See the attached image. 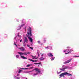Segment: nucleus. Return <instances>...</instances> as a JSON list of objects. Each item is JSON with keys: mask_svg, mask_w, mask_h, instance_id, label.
Listing matches in <instances>:
<instances>
[{"mask_svg": "<svg viewBox=\"0 0 79 79\" xmlns=\"http://www.w3.org/2000/svg\"><path fill=\"white\" fill-rule=\"evenodd\" d=\"M28 60H29L30 61H32V62H36V61H37V60H34L32 59H28Z\"/></svg>", "mask_w": 79, "mask_h": 79, "instance_id": "nucleus-9", "label": "nucleus"}, {"mask_svg": "<svg viewBox=\"0 0 79 79\" xmlns=\"http://www.w3.org/2000/svg\"><path fill=\"white\" fill-rule=\"evenodd\" d=\"M34 70L36 71H37V72H38V73H40V70L39 69L37 68L35 69Z\"/></svg>", "mask_w": 79, "mask_h": 79, "instance_id": "nucleus-5", "label": "nucleus"}, {"mask_svg": "<svg viewBox=\"0 0 79 79\" xmlns=\"http://www.w3.org/2000/svg\"><path fill=\"white\" fill-rule=\"evenodd\" d=\"M38 56H39V54H38Z\"/></svg>", "mask_w": 79, "mask_h": 79, "instance_id": "nucleus-50", "label": "nucleus"}, {"mask_svg": "<svg viewBox=\"0 0 79 79\" xmlns=\"http://www.w3.org/2000/svg\"><path fill=\"white\" fill-rule=\"evenodd\" d=\"M24 25H25V24H22L21 26V27H23V26H24Z\"/></svg>", "mask_w": 79, "mask_h": 79, "instance_id": "nucleus-26", "label": "nucleus"}, {"mask_svg": "<svg viewBox=\"0 0 79 79\" xmlns=\"http://www.w3.org/2000/svg\"><path fill=\"white\" fill-rule=\"evenodd\" d=\"M61 71H64L65 70L63 69H60Z\"/></svg>", "mask_w": 79, "mask_h": 79, "instance_id": "nucleus-39", "label": "nucleus"}, {"mask_svg": "<svg viewBox=\"0 0 79 79\" xmlns=\"http://www.w3.org/2000/svg\"><path fill=\"white\" fill-rule=\"evenodd\" d=\"M34 68V67H30L29 69H32Z\"/></svg>", "mask_w": 79, "mask_h": 79, "instance_id": "nucleus-24", "label": "nucleus"}, {"mask_svg": "<svg viewBox=\"0 0 79 79\" xmlns=\"http://www.w3.org/2000/svg\"><path fill=\"white\" fill-rule=\"evenodd\" d=\"M75 56L76 57H79V56Z\"/></svg>", "mask_w": 79, "mask_h": 79, "instance_id": "nucleus-34", "label": "nucleus"}, {"mask_svg": "<svg viewBox=\"0 0 79 79\" xmlns=\"http://www.w3.org/2000/svg\"><path fill=\"white\" fill-rule=\"evenodd\" d=\"M65 53V54H66V55H67V54H68V53H68H68Z\"/></svg>", "mask_w": 79, "mask_h": 79, "instance_id": "nucleus-42", "label": "nucleus"}, {"mask_svg": "<svg viewBox=\"0 0 79 79\" xmlns=\"http://www.w3.org/2000/svg\"><path fill=\"white\" fill-rule=\"evenodd\" d=\"M14 77L15 79H17L18 77L16 76H14Z\"/></svg>", "mask_w": 79, "mask_h": 79, "instance_id": "nucleus-23", "label": "nucleus"}, {"mask_svg": "<svg viewBox=\"0 0 79 79\" xmlns=\"http://www.w3.org/2000/svg\"><path fill=\"white\" fill-rule=\"evenodd\" d=\"M15 40H16V37H15L14 38Z\"/></svg>", "mask_w": 79, "mask_h": 79, "instance_id": "nucleus-37", "label": "nucleus"}, {"mask_svg": "<svg viewBox=\"0 0 79 79\" xmlns=\"http://www.w3.org/2000/svg\"><path fill=\"white\" fill-rule=\"evenodd\" d=\"M35 64H41V62H40L38 63H34Z\"/></svg>", "mask_w": 79, "mask_h": 79, "instance_id": "nucleus-14", "label": "nucleus"}, {"mask_svg": "<svg viewBox=\"0 0 79 79\" xmlns=\"http://www.w3.org/2000/svg\"><path fill=\"white\" fill-rule=\"evenodd\" d=\"M27 47H30V46L28 44L27 45Z\"/></svg>", "mask_w": 79, "mask_h": 79, "instance_id": "nucleus-32", "label": "nucleus"}, {"mask_svg": "<svg viewBox=\"0 0 79 79\" xmlns=\"http://www.w3.org/2000/svg\"><path fill=\"white\" fill-rule=\"evenodd\" d=\"M41 55H43L44 54H42V53H41Z\"/></svg>", "mask_w": 79, "mask_h": 79, "instance_id": "nucleus-43", "label": "nucleus"}, {"mask_svg": "<svg viewBox=\"0 0 79 79\" xmlns=\"http://www.w3.org/2000/svg\"><path fill=\"white\" fill-rule=\"evenodd\" d=\"M67 73H66V72H65L61 73L60 75V77H62V76H63V77H64V76L66 75V74Z\"/></svg>", "mask_w": 79, "mask_h": 79, "instance_id": "nucleus-3", "label": "nucleus"}, {"mask_svg": "<svg viewBox=\"0 0 79 79\" xmlns=\"http://www.w3.org/2000/svg\"><path fill=\"white\" fill-rule=\"evenodd\" d=\"M70 48V47H69V46L67 47V48Z\"/></svg>", "mask_w": 79, "mask_h": 79, "instance_id": "nucleus-36", "label": "nucleus"}, {"mask_svg": "<svg viewBox=\"0 0 79 79\" xmlns=\"http://www.w3.org/2000/svg\"><path fill=\"white\" fill-rule=\"evenodd\" d=\"M20 29H21V27H20V28L19 29H17V30H20Z\"/></svg>", "mask_w": 79, "mask_h": 79, "instance_id": "nucleus-35", "label": "nucleus"}, {"mask_svg": "<svg viewBox=\"0 0 79 79\" xmlns=\"http://www.w3.org/2000/svg\"><path fill=\"white\" fill-rule=\"evenodd\" d=\"M38 42L39 44H40V41H38Z\"/></svg>", "mask_w": 79, "mask_h": 79, "instance_id": "nucleus-28", "label": "nucleus"}, {"mask_svg": "<svg viewBox=\"0 0 79 79\" xmlns=\"http://www.w3.org/2000/svg\"><path fill=\"white\" fill-rule=\"evenodd\" d=\"M19 50H21V51L22 52H24L25 50V48L23 47H21V48H19Z\"/></svg>", "mask_w": 79, "mask_h": 79, "instance_id": "nucleus-4", "label": "nucleus"}, {"mask_svg": "<svg viewBox=\"0 0 79 79\" xmlns=\"http://www.w3.org/2000/svg\"><path fill=\"white\" fill-rule=\"evenodd\" d=\"M14 45H16V43H15V42L14 43Z\"/></svg>", "mask_w": 79, "mask_h": 79, "instance_id": "nucleus-38", "label": "nucleus"}, {"mask_svg": "<svg viewBox=\"0 0 79 79\" xmlns=\"http://www.w3.org/2000/svg\"><path fill=\"white\" fill-rule=\"evenodd\" d=\"M27 54H30V52H27Z\"/></svg>", "mask_w": 79, "mask_h": 79, "instance_id": "nucleus-33", "label": "nucleus"}, {"mask_svg": "<svg viewBox=\"0 0 79 79\" xmlns=\"http://www.w3.org/2000/svg\"><path fill=\"white\" fill-rule=\"evenodd\" d=\"M54 59H55V57H52V59H51V60H54Z\"/></svg>", "mask_w": 79, "mask_h": 79, "instance_id": "nucleus-27", "label": "nucleus"}, {"mask_svg": "<svg viewBox=\"0 0 79 79\" xmlns=\"http://www.w3.org/2000/svg\"><path fill=\"white\" fill-rule=\"evenodd\" d=\"M16 57L17 58H19V55H17L16 56Z\"/></svg>", "mask_w": 79, "mask_h": 79, "instance_id": "nucleus-20", "label": "nucleus"}, {"mask_svg": "<svg viewBox=\"0 0 79 79\" xmlns=\"http://www.w3.org/2000/svg\"><path fill=\"white\" fill-rule=\"evenodd\" d=\"M68 68V66H65V68H63V69H67Z\"/></svg>", "mask_w": 79, "mask_h": 79, "instance_id": "nucleus-15", "label": "nucleus"}, {"mask_svg": "<svg viewBox=\"0 0 79 79\" xmlns=\"http://www.w3.org/2000/svg\"><path fill=\"white\" fill-rule=\"evenodd\" d=\"M71 60H72V59H69V60H68L67 61L64 62V64H66L67 63H70V62H71Z\"/></svg>", "mask_w": 79, "mask_h": 79, "instance_id": "nucleus-2", "label": "nucleus"}, {"mask_svg": "<svg viewBox=\"0 0 79 79\" xmlns=\"http://www.w3.org/2000/svg\"><path fill=\"white\" fill-rule=\"evenodd\" d=\"M65 73H66V74H67L68 76H72V74L69 73H68V72H65Z\"/></svg>", "mask_w": 79, "mask_h": 79, "instance_id": "nucleus-11", "label": "nucleus"}, {"mask_svg": "<svg viewBox=\"0 0 79 79\" xmlns=\"http://www.w3.org/2000/svg\"><path fill=\"white\" fill-rule=\"evenodd\" d=\"M27 32L28 35H27V37L29 39L30 42H32L33 40L32 38H31V36H32V29L30 27H29V28L27 29Z\"/></svg>", "mask_w": 79, "mask_h": 79, "instance_id": "nucleus-1", "label": "nucleus"}, {"mask_svg": "<svg viewBox=\"0 0 79 79\" xmlns=\"http://www.w3.org/2000/svg\"><path fill=\"white\" fill-rule=\"evenodd\" d=\"M16 47H18V45H16Z\"/></svg>", "mask_w": 79, "mask_h": 79, "instance_id": "nucleus-49", "label": "nucleus"}, {"mask_svg": "<svg viewBox=\"0 0 79 79\" xmlns=\"http://www.w3.org/2000/svg\"><path fill=\"white\" fill-rule=\"evenodd\" d=\"M32 59H34L35 58H36V56H32Z\"/></svg>", "mask_w": 79, "mask_h": 79, "instance_id": "nucleus-17", "label": "nucleus"}, {"mask_svg": "<svg viewBox=\"0 0 79 79\" xmlns=\"http://www.w3.org/2000/svg\"><path fill=\"white\" fill-rule=\"evenodd\" d=\"M22 71V70H20L19 71V73H21V72Z\"/></svg>", "mask_w": 79, "mask_h": 79, "instance_id": "nucleus-25", "label": "nucleus"}, {"mask_svg": "<svg viewBox=\"0 0 79 79\" xmlns=\"http://www.w3.org/2000/svg\"><path fill=\"white\" fill-rule=\"evenodd\" d=\"M21 57L22 58H23V59H24V60H27V57H24L23 56H21Z\"/></svg>", "mask_w": 79, "mask_h": 79, "instance_id": "nucleus-8", "label": "nucleus"}, {"mask_svg": "<svg viewBox=\"0 0 79 79\" xmlns=\"http://www.w3.org/2000/svg\"><path fill=\"white\" fill-rule=\"evenodd\" d=\"M17 36L19 37H21V36L19 35V33H18Z\"/></svg>", "mask_w": 79, "mask_h": 79, "instance_id": "nucleus-16", "label": "nucleus"}, {"mask_svg": "<svg viewBox=\"0 0 79 79\" xmlns=\"http://www.w3.org/2000/svg\"><path fill=\"white\" fill-rule=\"evenodd\" d=\"M18 53L19 54V55H24V53H23L21 52H18Z\"/></svg>", "mask_w": 79, "mask_h": 79, "instance_id": "nucleus-12", "label": "nucleus"}, {"mask_svg": "<svg viewBox=\"0 0 79 79\" xmlns=\"http://www.w3.org/2000/svg\"><path fill=\"white\" fill-rule=\"evenodd\" d=\"M64 52H66V51H64Z\"/></svg>", "mask_w": 79, "mask_h": 79, "instance_id": "nucleus-51", "label": "nucleus"}, {"mask_svg": "<svg viewBox=\"0 0 79 79\" xmlns=\"http://www.w3.org/2000/svg\"><path fill=\"white\" fill-rule=\"evenodd\" d=\"M26 79H27L26 78Z\"/></svg>", "mask_w": 79, "mask_h": 79, "instance_id": "nucleus-52", "label": "nucleus"}, {"mask_svg": "<svg viewBox=\"0 0 79 79\" xmlns=\"http://www.w3.org/2000/svg\"><path fill=\"white\" fill-rule=\"evenodd\" d=\"M22 41H23V40L22 39L21 40H20V42H22Z\"/></svg>", "mask_w": 79, "mask_h": 79, "instance_id": "nucleus-31", "label": "nucleus"}, {"mask_svg": "<svg viewBox=\"0 0 79 79\" xmlns=\"http://www.w3.org/2000/svg\"><path fill=\"white\" fill-rule=\"evenodd\" d=\"M17 79H20L19 78V77H17Z\"/></svg>", "mask_w": 79, "mask_h": 79, "instance_id": "nucleus-44", "label": "nucleus"}, {"mask_svg": "<svg viewBox=\"0 0 79 79\" xmlns=\"http://www.w3.org/2000/svg\"><path fill=\"white\" fill-rule=\"evenodd\" d=\"M24 29L25 31H26V27H25Z\"/></svg>", "mask_w": 79, "mask_h": 79, "instance_id": "nucleus-30", "label": "nucleus"}, {"mask_svg": "<svg viewBox=\"0 0 79 79\" xmlns=\"http://www.w3.org/2000/svg\"><path fill=\"white\" fill-rule=\"evenodd\" d=\"M48 48V46L47 47H46L45 48Z\"/></svg>", "mask_w": 79, "mask_h": 79, "instance_id": "nucleus-40", "label": "nucleus"}, {"mask_svg": "<svg viewBox=\"0 0 79 79\" xmlns=\"http://www.w3.org/2000/svg\"><path fill=\"white\" fill-rule=\"evenodd\" d=\"M48 56H53V55H52V53H50L48 54Z\"/></svg>", "mask_w": 79, "mask_h": 79, "instance_id": "nucleus-10", "label": "nucleus"}, {"mask_svg": "<svg viewBox=\"0 0 79 79\" xmlns=\"http://www.w3.org/2000/svg\"><path fill=\"white\" fill-rule=\"evenodd\" d=\"M27 42H28V40H27V38L25 37V39L24 40V43H27Z\"/></svg>", "mask_w": 79, "mask_h": 79, "instance_id": "nucleus-6", "label": "nucleus"}, {"mask_svg": "<svg viewBox=\"0 0 79 79\" xmlns=\"http://www.w3.org/2000/svg\"><path fill=\"white\" fill-rule=\"evenodd\" d=\"M38 58H35V60H36V59H37Z\"/></svg>", "mask_w": 79, "mask_h": 79, "instance_id": "nucleus-45", "label": "nucleus"}, {"mask_svg": "<svg viewBox=\"0 0 79 79\" xmlns=\"http://www.w3.org/2000/svg\"><path fill=\"white\" fill-rule=\"evenodd\" d=\"M38 67H39V65H38Z\"/></svg>", "mask_w": 79, "mask_h": 79, "instance_id": "nucleus-48", "label": "nucleus"}, {"mask_svg": "<svg viewBox=\"0 0 79 79\" xmlns=\"http://www.w3.org/2000/svg\"><path fill=\"white\" fill-rule=\"evenodd\" d=\"M64 65H63L62 66L63 67H64Z\"/></svg>", "mask_w": 79, "mask_h": 79, "instance_id": "nucleus-46", "label": "nucleus"}, {"mask_svg": "<svg viewBox=\"0 0 79 79\" xmlns=\"http://www.w3.org/2000/svg\"><path fill=\"white\" fill-rule=\"evenodd\" d=\"M45 59V58L44 57H41L39 59V60L40 61H41L42 60H44V59Z\"/></svg>", "mask_w": 79, "mask_h": 79, "instance_id": "nucleus-7", "label": "nucleus"}, {"mask_svg": "<svg viewBox=\"0 0 79 79\" xmlns=\"http://www.w3.org/2000/svg\"><path fill=\"white\" fill-rule=\"evenodd\" d=\"M71 51L73 52V49H70V51L68 52V53H71Z\"/></svg>", "mask_w": 79, "mask_h": 79, "instance_id": "nucleus-13", "label": "nucleus"}, {"mask_svg": "<svg viewBox=\"0 0 79 79\" xmlns=\"http://www.w3.org/2000/svg\"><path fill=\"white\" fill-rule=\"evenodd\" d=\"M22 69H29V68H22Z\"/></svg>", "mask_w": 79, "mask_h": 79, "instance_id": "nucleus-19", "label": "nucleus"}, {"mask_svg": "<svg viewBox=\"0 0 79 79\" xmlns=\"http://www.w3.org/2000/svg\"><path fill=\"white\" fill-rule=\"evenodd\" d=\"M26 45V44H24L23 47H24Z\"/></svg>", "mask_w": 79, "mask_h": 79, "instance_id": "nucleus-41", "label": "nucleus"}, {"mask_svg": "<svg viewBox=\"0 0 79 79\" xmlns=\"http://www.w3.org/2000/svg\"><path fill=\"white\" fill-rule=\"evenodd\" d=\"M37 74H38V73H37L36 74H34V75H37Z\"/></svg>", "mask_w": 79, "mask_h": 79, "instance_id": "nucleus-29", "label": "nucleus"}, {"mask_svg": "<svg viewBox=\"0 0 79 79\" xmlns=\"http://www.w3.org/2000/svg\"><path fill=\"white\" fill-rule=\"evenodd\" d=\"M23 55H27V52H24Z\"/></svg>", "mask_w": 79, "mask_h": 79, "instance_id": "nucleus-18", "label": "nucleus"}, {"mask_svg": "<svg viewBox=\"0 0 79 79\" xmlns=\"http://www.w3.org/2000/svg\"><path fill=\"white\" fill-rule=\"evenodd\" d=\"M17 76H19V75H18V74H17Z\"/></svg>", "mask_w": 79, "mask_h": 79, "instance_id": "nucleus-47", "label": "nucleus"}, {"mask_svg": "<svg viewBox=\"0 0 79 79\" xmlns=\"http://www.w3.org/2000/svg\"><path fill=\"white\" fill-rule=\"evenodd\" d=\"M31 65H30V64H28L27 66V67H29V66H31Z\"/></svg>", "mask_w": 79, "mask_h": 79, "instance_id": "nucleus-22", "label": "nucleus"}, {"mask_svg": "<svg viewBox=\"0 0 79 79\" xmlns=\"http://www.w3.org/2000/svg\"><path fill=\"white\" fill-rule=\"evenodd\" d=\"M29 48H30V49H31V50H33V48L31 47Z\"/></svg>", "mask_w": 79, "mask_h": 79, "instance_id": "nucleus-21", "label": "nucleus"}]
</instances>
